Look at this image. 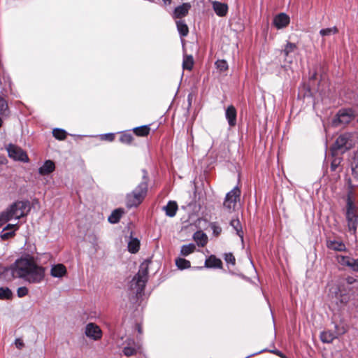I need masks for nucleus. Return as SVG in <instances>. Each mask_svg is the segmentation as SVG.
I'll return each instance as SVG.
<instances>
[{
    "label": "nucleus",
    "mask_w": 358,
    "mask_h": 358,
    "mask_svg": "<svg viewBox=\"0 0 358 358\" xmlns=\"http://www.w3.org/2000/svg\"><path fill=\"white\" fill-rule=\"evenodd\" d=\"M13 278H20L30 283H39L44 278V268L36 265L33 259L21 258L6 270Z\"/></svg>",
    "instance_id": "1"
},
{
    "label": "nucleus",
    "mask_w": 358,
    "mask_h": 358,
    "mask_svg": "<svg viewBox=\"0 0 358 358\" xmlns=\"http://www.w3.org/2000/svg\"><path fill=\"white\" fill-rule=\"evenodd\" d=\"M358 282V278L348 276L334 284L329 290L328 296L331 303L337 307L345 306L351 299V289L349 285Z\"/></svg>",
    "instance_id": "2"
},
{
    "label": "nucleus",
    "mask_w": 358,
    "mask_h": 358,
    "mask_svg": "<svg viewBox=\"0 0 358 358\" xmlns=\"http://www.w3.org/2000/svg\"><path fill=\"white\" fill-rule=\"evenodd\" d=\"M30 210L28 201H17L0 214V227L6 222L15 219L19 220L27 215Z\"/></svg>",
    "instance_id": "3"
},
{
    "label": "nucleus",
    "mask_w": 358,
    "mask_h": 358,
    "mask_svg": "<svg viewBox=\"0 0 358 358\" xmlns=\"http://www.w3.org/2000/svg\"><path fill=\"white\" fill-rule=\"evenodd\" d=\"M143 180L128 194L126 197L127 207L132 208L138 206L144 199L148 191V176L147 172L143 171Z\"/></svg>",
    "instance_id": "4"
},
{
    "label": "nucleus",
    "mask_w": 358,
    "mask_h": 358,
    "mask_svg": "<svg viewBox=\"0 0 358 358\" xmlns=\"http://www.w3.org/2000/svg\"><path fill=\"white\" fill-rule=\"evenodd\" d=\"M149 262L144 261L141 264L137 274L131 281L130 287L138 296L141 294L148 281Z\"/></svg>",
    "instance_id": "5"
},
{
    "label": "nucleus",
    "mask_w": 358,
    "mask_h": 358,
    "mask_svg": "<svg viewBox=\"0 0 358 358\" xmlns=\"http://www.w3.org/2000/svg\"><path fill=\"white\" fill-rule=\"evenodd\" d=\"M241 196V190L238 187H235L232 190L229 192L224 199L223 206L229 212H232L235 210L238 200Z\"/></svg>",
    "instance_id": "6"
},
{
    "label": "nucleus",
    "mask_w": 358,
    "mask_h": 358,
    "mask_svg": "<svg viewBox=\"0 0 358 358\" xmlns=\"http://www.w3.org/2000/svg\"><path fill=\"white\" fill-rule=\"evenodd\" d=\"M345 217L348 231L355 234L358 227V208H346Z\"/></svg>",
    "instance_id": "7"
},
{
    "label": "nucleus",
    "mask_w": 358,
    "mask_h": 358,
    "mask_svg": "<svg viewBox=\"0 0 358 358\" xmlns=\"http://www.w3.org/2000/svg\"><path fill=\"white\" fill-rule=\"evenodd\" d=\"M7 151L8 153V156L15 160H18L24 162H27L29 161V158L27 153L24 151H23L22 149L17 146L10 144L7 148Z\"/></svg>",
    "instance_id": "8"
},
{
    "label": "nucleus",
    "mask_w": 358,
    "mask_h": 358,
    "mask_svg": "<svg viewBox=\"0 0 358 358\" xmlns=\"http://www.w3.org/2000/svg\"><path fill=\"white\" fill-rule=\"evenodd\" d=\"M85 334L87 337L94 341H99L102 337L101 329L98 325L92 322L86 325Z\"/></svg>",
    "instance_id": "9"
},
{
    "label": "nucleus",
    "mask_w": 358,
    "mask_h": 358,
    "mask_svg": "<svg viewBox=\"0 0 358 358\" xmlns=\"http://www.w3.org/2000/svg\"><path fill=\"white\" fill-rule=\"evenodd\" d=\"M352 118L353 113L351 110H341L334 120V124L337 126L338 124H348Z\"/></svg>",
    "instance_id": "10"
},
{
    "label": "nucleus",
    "mask_w": 358,
    "mask_h": 358,
    "mask_svg": "<svg viewBox=\"0 0 358 358\" xmlns=\"http://www.w3.org/2000/svg\"><path fill=\"white\" fill-rule=\"evenodd\" d=\"M338 262L343 265L350 268L352 271L358 272V258L354 259L348 256L338 255Z\"/></svg>",
    "instance_id": "11"
},
{
    "label": "nucleus",
    "mask_w": 358,
    "mask_h": 358,
    "mask_svg": "<svg viewBox=\"0 0 358 358\" xmlns=\"http://www.w3.org/2000/svg\"><path fill=\"white\" fill-rule=\"evenodd\" d=\"M349 140V137L348 134H341L340 135L336 140L335 143L333 144L331 148V152H338L341 149L347 150V143Z\"/></svg>",
    "instance_id": "12"
},
{
    "label": "nucleus",
    "mask_w": 358,
    "mask_h": 358,
    "mask_svg": "<svg viewBox=\"0 0 358 358\" xmlns=\"http://www.w3.org/2000/svg\"><path fill=\"white\" fill-rule=\"evenodd\" d=\"M348 191L347 194V200H346V208H357V206L355 203V196L354 189L357 185H353L352 179H348Z\"/></svg>",
    "instance_id": "13"
},
{
    "label": "nucleus",
    "mask_w": 358,
    "mask_h": 358,
    "mask_svg": "<svg viewBox=\"0 0 358 358\" xmlns=\"http://www.w3.org/2000/svg\"><path fill=\"white\" fill-rule=\"evenodd\" d=\"M126 343L127 345L123 348L122 352L127 357L134 355L140 349V346L133 339L127 340Z\"/></svg>",
    "instance_id": "14"
},
{
    "label": "nucleus",
    "mask_w": 358,
    "mask_h": 358,
    "mask_svg": "<svg viewBox=\"0 0 358 358\" xmlns=\"http://www.w3.org/2000/svg\"><path fill=\"white\" fill-rule=\"evenodd\" d=\"M289 17L287 14L281 13L274 17L273 23L277 29H282L289 24Z\"/></svg>",
    "instance_id": "15"
},
{
    "label": "nucleus",
    "mask_w": 358,
    "mask_h": 358,
    "mask_svg": "<svg viewBox=\"0 0 358 358\" xmlns=\"http://www.w3.org/2000/svg\"><path fill=\"white\" fill-rule=\"evenodd\" d=\"M236 110L234 106L231 105L227 107L225 111V117L230 127H234L236 124Z\"/></svg>",
    "instance_id": "16"
},
{
    "label": "nucleus",
    "mask_w": 358,
    "mask_h": 358,
    "mask_svg": "<svg viewBox=\"0 0 358 358\" xmlns=\"http://www.w3.org/2000/svg\"><path fill=\"white\" fill-rule=\"evenodd\" d=\"M19 226L17 224H8L3 228L1 233V238L2 240H7L13 237L15 235V231L17 230Z\"/></svg>",
    "instance_id": "17"
},
{
    "label": "nucleus",
    "mask_w": 358,
    "mask_h": 358,
    "mask_svg": "<svg viewBox=\"0 0 358 358\" xmlns=\"http://www.w3.org/2000/svg\"><path fill=\"white\" fill-rule=\"evenodd\" d=\"M191 5L189 3H184L176 7L173 12V17L181 18L186 16L188 14Z\"/></svg>",
    "instance_id": "18"
},
{
    "label": "nucleus",
    "mask_w": 358,
    "mask_h": 358,
    "mask_svg": "<svg viewBox=\"0 0 358 358\" xmlns=\"http://www.w3.org/2000/svg\"><path fill=\"white\" fill-rule=\"evenodd\" d=\"M55 169V163L51 160H46L43 165L39 168L38 173L42 176L48 175L53 172Z\"/></svg>",
    "instance_id": "19"
},
{
    "label": "nucleus",
    "mask_w": 358,
    "mask_h": 358,
    "mask_svg": "<svg viewBox=\"0 0 358 358\" xmlns=\"http://www.w3.org/2000/svg\"><path fill=\"white\" fill-rule=\"evenodd\" d=\"M193 238L199 246L204 247L208 243V236L202 231H197L193 235Z\"/></svg>",
    "instance_id": "20"
},
{
    "label": "nucleus",
    "mask_w": 358,
    "mask_h": 358,
    "mask_svg": "<svg viewBox=\"0 0 358 358\" xmlns=\"http://www.w3.org/2000/svg\"><path fill=\"white\" fill-rule=\"evenodd\" d=\"M327 246L329 249L335 251H345L346 250L345 245L340 241L328 240L327 241Z\"/></svg>",
    "instance_id": "21"
},
{
    "label": "nucleus",
    "mask_w": 358,
    "mask_h": 358,
    "mask_svg": "<svg viewBox=\"0 0 358 358\" xmlns=\"http://www.w3.org/2000/svg\"><path fill=\"white\" fill-rule=\"evenodd\" d=\"M66 273V267L62 264H58L57 265H54L51 268L50 274L52 276L55 278H61L64 276Z\"/></svg>",
    "instance_id": "22"
},
{
    "label": "nucleus",
    "mask_w": 358,
    "mask_h": 358,
    "mask_svg": "<svg viewBox=\"0 0 358 358\" xmlns=\"http://www.w3.org/2000/svg\"><path fill=\"white\" fill-rule=\"evenodd\" d=\"M163 210L167 216L172 217L176 214L178 205L176 201H170L166 206L163 207Z\"/></svg>",
    "instance_id": "23"
},
{
    "label": "nucleus",
    "mask_w": 358,
    "mask_h": 358,
    "mask_svg": "<svg viewBox=\"0 0 358 358\" xmlns=\"http://www.w3.org/2000/svg\"><path fill=\"white\" fill-rule=\"evenodd\" d=\"M320 337L322 343H331L336 338V335L334 332L327 330L322 331Z\"/></svg>",
    "instance_id": "24"
},
{
    "label": "nucleus",
    "mask_w": 358,
    "mask_h": 358,
    "mask_svg": "<svg viewBox=\"0 0 358 358\" xmlns=\"http://www.w3.org/2000/svg\"><path fill=\"white\" fill-rule=\"evenodd\" d=\"M222 261L215 256H210L205 262V266L208 268H221Z\"/></svg>",
    "instance_id": "25"
},
{
    "label": "nucleus",
    "mask_w": 358,
    "mask_h": 358,
    "mask_svg": "<svg viewBox=\"0 0 358 358\" xmlns=\"http://www.w3.org/2000/svg\"><path fill=\"white\" fill-rule=\"evenodd\" d=\"M213 9L217 15L224 16L227 13L228 7L225 3L216 1L213 3Z\"/></svg>",
    "instance_id": "26"
},
{
    "label": "nucleus",
    "mask_w": 358,
    "mask_h": 358,
    "mask_svg": "<svg viewBox=\"0 0 358 358\" xmlns=\"http://www.w3.org/2000/svg\"><path fill=\"white\" fill-rule=\"evenodd\" d=\"M124 214V210L122 209L118 208L115 209L112 212L110 215L108 217V220L110 223L115 224L117 223L122 215Z\"/></svg>",
    "instance_id": "27"
},
{
    "label": "nucleus",
    "mask_w": 358,
    "mask_h": 358,
    "mask_svg": "<svg viewBox=\"0 0 358 358\" xmlns=\"http://www.w3.org/2000/svg\"><path fill=\"white\" fill-rule=\"evenodd\" d=\"M177 29L182 37L187 36L189 28L184 20H178L176 22Z\"/></svg>",
    "instance_id": "28"
},
{
    "label": "nucleus",
    "mask_w": 358,
    "mask_h": 358,
    "mask_svg": "<svg viewBox=\"0 0 358 358\" xmlns=\"http://www.w3.org/2000/svg\"><path fill=\"white\" fill-rule=\"evenodd\" d=\"M331 154L333 159L331 162V171H336L341 165L343 158L338 155V152H335V155H334V152H331Z\"/></svg>",
    "instance_id": "29"
},
{
    "label": "nucleus",
    "mask_w": 358,
    "mask_h": 358,
    "mask_svg": "<svg viewBox=\"0 0 358 358\" xmlns=\"http://www.w3.org/2000/svg\"><path fill=\"white\" fill-rule=\"evenodd\" d=\"M230 225L236 230L238 236L243 239V233L242 231V226L238 219H233L230 222Z\"/></svg>",
    "instance_id": "30"
},
{
    "label": "nucleus",
    "mask_w": 358,
    "mask_h": 358,
    "mask_svg": "<svg viewBox=\"0 0 358 358\" xmlns=\"http://www.w3.org/2000/svg\"><path fill=\"white\" fill-rule=\"evenodd\" d=\"M194 65V59L192 55H185L182 61L183 69L191 71Z\"/></svg>",
    "instance_id": "31"
},
{
    "label": "nucleus",
    "mask_w": 358,
    "mask_h": 358,
    "mask_svg": "<svg viewBox=\"0 0 358 358\" xmlns=\"http://www.w3.org/2000/svg\"><path fill=\"white\" fill-rule=\"evenodd\" d=\"M140 242L137 238H131L128 243V250L131 253H136L138 251Z\"/></svg>",
    "instance_id": "32"
},
{
    "label": "nucleus",
    "mask_w": 358,
    "mask_h": 358,
    "mask_svg": "<svg viewBox=\"0 0 358 358\" xmlns=\"http://www.w3.org/2000/svg\"><path fill=\"white\" fill-rule=\"evenodd\" d=\"M196 249V246L194 243H189L187 245H183L181 247L180 254L182 256H187L192 253Z\"/></svg>",
    "instance_id": "33"
},
{
    "label": "nucleus",
    "mask_w": 358,
    "mask_h": 358,
    "mask_svg": "<svg viewBox=\"0 0 358 358\" xmlns=\"http://www.w3.org/2000/svg\"><path fill=\"white\" fill-rule=\"evenodd\" d=\"M150 130L149 126L145 125L134 129V132L138 136H145L149 134Z\"/></svg>",
    "instance_id": "34"
},
{
    "label": "nucleus",
    "mask_w": 358,
    "mask_h": 358,
    "mask_svg": "<svg viewBox=\"0 0 358 358\" xmlns=\"http://www.w3.org/2000/svg\"><path fill=\"white\" fill-rule=\"evenodd\" d=\"M296 49L297 46L295 43L287 42L284 49L282 50V52L285 57H288L290 53L294 52Z\"/></svg>",
    "instance_id": "35"
},
{
    "label": "nucleus",
    "mask_w": 358,
    "mask_h": 358,
    "mask_svg": "<svg viewBox=\"0 0 358 358\" xmlns=\"http://www.w3.org/2000/svg\"><path fill=\"white\" fill-rule=\"evenodd\" d=\"M13 293L8 287H0V299H10L12 298Z\"/></svg>",
    "instance_id": "36"
},
{
    "label": "nucleus",
    "mask_w": 358,
    "mask_h": 358,
    "mask_svg": "<svg viewBox=\"0 0 358 358\" xmlns=\"http://www.w3.org/2000/svg\"><path fill=\"white\" fill-rule=\"evenodd\" d=\"M176 264L180 269H185L190 267V262L183 258L177 259L176 260Z\"/></svg>",
    "instance_id": "37"
},
{
    "label": "nucleus",
    "mask_w": 358,
    "mask_h": 358,
    "mask_svg": "<svg viewBox=\"0 0 358 358\" xmlns=\"http://www.w3.org/2000/svg\"><path fill=\"white\" fill-rule=\"evenodd\" d=\"M338 31L336 27H333L331 28L322 29L320 31V34L322 36H330L332 34H337Z\"/></svg>",
    "instance_id": "38"
},
{
    "label": "nucleus",
    "mask_w": 358,
    "mask_h": 358,
    "mask_svg": "<svg viewBox=\"0 0 358 358\" xmlns=\"http://www.w3.org/2000/svg\"><path fill=\"white\" fill-rule=\"evenodd\" d=\"M53 136L59 140H64L66 136V133L62 129H54L52 131Z\"/></svg>",
    "instance_id": "39"
},
{
    "label": "nucleus",
    "mask_w": 358,
    "mask_h": 358,
    "mask_svg": "<svg viewBox=\"0 0 358 358\" xmlns=\"http://www.w3.org/2000/svg\"><path fill=\"white\" fill-rule=\"evenodd\" d=\"M133 141V136L131 134L124 133L120 137V141L122 143L129 145Z\"/></svg>",
    "instance_id": "40"
},
{
    "label": "nucleus",
    "mask_w": 358,
    "mask_h": 358,
    "mask_svg": "<svg viewBox=\"0 0 358 358\" xmlns=\"http://www.w3.org/2000/svg\"><path fill=\"white\" fill-rule=\"evenodd\" d=\"M210 227L213 231V234L215 236H218L222 232L221 227L217 222H211Z\"/></svg>",
    "instance_id": "41"
},
{
    "label": "nucleus",
    "mask_w": 358,
    "mask_h": 358,
    "mask_svg": "<svg viewBox=\"0 0 358 358\" xmlns=\"http://www.w3.org/2000/svg\"><path fill=\"white\" fill-rule=\"evenodd\" d=\"M334 328L335 331L334 333L336 335V338L347 331V328L343 324H335Z\"/></svg>",
    "instance_id": "42"
},
{
    "label": "nucleus",
    "mask_w": 358,
    "mask_h": 358,
    "mask_svg": "<svg viewBox=\"0 0 358 358\" xmlns=\"http://www.w3.org/2000/svg\"><path fill=\"white\" fill-rule=\"evenodd\" d=\"M8 107L6 101L0 96V115H6Z\"/></svg>",
    "instance_id": "43"
},
{
    "label": "nucleus",
    "mask_w": 358,
    "mask_h": 358,
    "mask_svg": "<svg viewBox=\"0 0 358 358\" xmlns=\"http://www.w3.org/2000/svg\"><path fill=\"white\" fill-rule=\"evenodd\" d=\"M215 66L220 71H225L228 69V64L225 60H217L215 62Z\"/></svg>",
    "instance_id": "44"
},
{
    "label": "nucleus",
    "mask_w": 358,
    "mask_h": 358,
    "mask_svg": "<svg viewBox=\"0 0 358 358\" xmlns=\"http://www.w3.org/2000/svg\"><path fill=\"white\" fill-rule=\"evenodd\" d=\"M224 260L228 264H231L232 265L235 264V257L231 253H228L225 255Z\"/></svg>",
    "instance_id": "45"
},
{
    "label": "nucleus",
    "mask_w": 358,
    "mask_h": 358,
    "mask_svg": "<svg viewBox=\"0 0 358 358\" xmlns=\"http://www.w3.org/2000/svg\"><path fill=\"white\" fill-rule=\"evenodd\" d=\"M17 293L19 297H23L28 294V289L25 287H21L17 289Z\"/></svg>",
    "instance_id": "46"
},
{
    "label": "nucleus",
    "mask_w": 358,
    "mask_h": 358,
    "mask_svg": "<svg viewBox=\"0 0 358 358\" xmlns=\"http://www.w3.org/2000/svg\"><path fill=\"white\" fill-rule=\"evenodd\" d=\"M15 345L17 348L22 349L24 346V343L21 338H16L15 341Z\"/></svg>",
    "instance_id": "47"
},
{
    "label": "nucleus",
    "mask_w": 358,
    "mask_h": 358,
    "mask_svg": "<svg viewBox=\"0 0 358 358\" xmlns=\"http://www.w3.org/2000/svg\"><path fill=\"white\" fill-rule=\"evenodd\" d=\"M357 167L352 168V175L355 182H358V170H357Z\"/></svg>",
    "instance_id": "48"
},
{
    "label": "nucleus",
    "mask_w": 358,
    "mask_h": 358,
    "mask_svg": "<svg viewBox=\"0 0 358 358\" xmlns=\"http://www.w3.org/2000/svg\"><path fill=\"white\" fill-rule=\"evenodd\" d=\"M102 138L108 141H113L115 138V135L112 133L106 134Z\"/></svg>",
    "instance_id": "49"
},
{
    "label": "nucleus",
    "mask_w": 358,
    "mask_h": 358,
    "mask_svg": "<svg viewBox=\"0 0 358 358\" xmlns=\"http://www.w3.org/2000/svg\"><path fill=\"white\" fill-rule=\"evenodd\" d=\"M273 352L275 354L278 355V356H280L282 358H285V357L283 355V354L281 352L278 351V350L274 351Z\"/></svg>",
    "instance_id": "50"
},
{
    "label": "nucleus",
    "mask_w": 358,
    "mask_h": 358,
    "mask_svg": "<svg viewBox=\"0 0 358 358\" xmlns=\"http://www.w3.org/2000/svg\"><path fill=\"white\" fill-rule=\"evenodd\" d=\"M310 80H316L317 79V73L316 72H314L310 76Z\"/></svg>",
    "instance_id": "51"
},
{
    "label": "nucleus",
    "mask_w": 358,
    "mask_h": 358,
    "mask_svg": "<svg viewBox=\"0 0 358 358\" xmlns=\"http://www.w3.org/2000/svg\"><path fill=\"white\" fill-rule=\"evenodd\" d=\"M137 329H138V331L139 334L142 333V328H141V325H139V324L137 325Z\"/></svg>",
    "instance_id": "52"
},
{
    "label": "nucleus",
    "mask_w": 358,
    "mask_h": 358,
    "mask_svg": "<svg viewBox=\"0 0 358 358\" xmlns=\"http://www.w3.org/2000/svg\"><path fill=\"white\" fill-rule=\"evenodd\" d=\"M171 1H172V0H163V1H164V3H170L171 2Z\"/></svg>",
    "instance_id": "53"
},
{
    "label": "nucleus",
    "mask_w": 358,
    "mask_h": 358,
    "mask_svg": "<svg viewBox=\"0 0 358 358\" xmlns=\"http://www.w3.org/2000/svg\"><path fill=\"white\" fill-rule=\"evenodd\" d=\"M357 122H358V119H357Z\"/></svg>",
    "instance_id": "54"
}]
</instances>
